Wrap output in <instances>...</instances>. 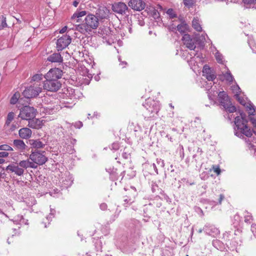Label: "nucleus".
<instances>
[{
  "label": "nucleus",
  "mask_w": 256,
  "mask_h": 256,
  "mask_svg": "<svg viewBox=\"0 0 256 256\" xmlns=\"http://www.w3.org/2000/svg\"><path fill=\"white\" fill-rule=\"evenodd\" d=\"M250 216L246 218L245 222H248V221H250Z\"/></svg>",
  "instance_id": "bf43d9fd"
},
{
  "label": "nucleus",
  "mask_w": 256,
  "mask_h": 256,
  "mask_svg": "<svg viewBox=\"0 0 256 256\" xmlns=\"http://www.w3.org/2000/svg\"><path fill=\"white\" fill-rule=\"evenodd\" d=\"M112 9L114 12L121 14H125L128 11V6L122 2L114 4L112 6Z\"/></svg>",
  "instance_id": "f8f14e48"
},
{
  "label": "nucleus",
  "mask_w": 256,
  "mask_h": 256,
  "mask_svg": "<svg viewBox=\"0 0 256 256\" xmlns=\"http://www.w3.org/2000/svg\"><path fill=\"white\" fill-rule=\"evenodd\" d=\"M74 126L76 128H80L82 126V124L81 122H78L76 123Z\"/></svg>",
  "instance_id": "8fccbe9b"
},
{
  "label": "nucleus",
  "mask_w": 256,
  "mask_h": 256,
  "mask_svg": "<svg viewBox=\"0 0 256 256\" xmlns=\"http://www.w3.org/2000/svg\"><path fill=\"white\" fill-rule=\"evenodd\" d=\"M251 230L254 236L256 238V224H252V226Z\"/></svg>",
  "instance_id": "c03bdc74"
},
{
  "label": "nucleus",
  "mask_w": 256,
  "mask_h": 256,
  "mask_svg": "<svg viewBox=\"0 0 256 256\" xmlns=\"http://www.w3.org/2000/svg\"><path fill=\"white\" fill-rule=\"evenodd\" d=\"M212 170L214 172L217 174V175H219L220 174L221 170L218 166L213 165Z\"/></svg>",
  "instance_id": "58836bf2"
},
{
  "label": "nucleus",
  "mask_w": 256,
  "mask_h": 256,
  "mask_svg": "<svg viewBox=\"0 0 256 256\" xmlns=\"http://www.w3.org/2000/svg\"><path fill=\"white\" fill-rule=\"evenodd\" d=\"M36 114V110L30 106H24L20 110L18 117L22 120H28Z\"/></svg>",
  "instance_id": "423d86ee"
},
{
  "label": "nucleus",
  "mask_w": 256,
  "mask_h": 256,
  "mask_svg": "<svg viewBox=\"0 0 256 256\" xmlns=\"http://www.w3.org/2000/svg\"><path fill=\"white\" fill-rule=\"evenodd\" d=\"M236 87L238 88V92H236V94H235L236 98L241 104L245 106L247 110L248 111L250 115H254L255 112L254 106L250 103H246L244 99L240 98L239 96L240 92V88L238 86H236Z\"/></svg>",
  "instance_id": "1a4fd4ad"
},
{
  "label": "nucleus",
  "mask_w": 256,
  "mask_h": 256,
  "mask_svg": "<svg viewBox=\"0 0 256 256\" xmlns=\"http://www.w3.org/2000/svg\"><path fill=\"white\" fill-rule=\"evenodd\" d=\"M182 40L184 44L190 50H194L196 48V40L195 38H192L189 34H184Z\"/></svg>",
  "instance_id": "9b49d317"
},
{
  "label": "nucleus",
  "mask_w": 256,
  "mask_h": 256,
  "mask_svg": "<svg viewBox=\"0 0 256 256\" xmlns=\"http://www.w3.org/2000/svg\"><path fill=\"white\" fill-rule=\"evenodd\" d=\"M224 196L222 194H221L220 195V198L218 200V204H221L222 202L224 200Z\"/></svg>",
  "instance_id": "864d4df0"
},
{
  "label": "nucleus",
  "mask_w": 256,
  "mask_h": 256,
  "mask_svg": "<svg viewBox=\"0 0 256 256\" xmlns=\"http://www.w3.org/2000/svg\"><path fill=\"white\" fill-rule=\"evenodd\" d=\"M220 242L219 240H214L213 241V244L214 245L216 243H218Z\"/></svg>",
  "instance_id": "052dcab7"
},
{
  "label": "nucleus",
  "mask_w": 256,
  "mask_h": 256,
  "mask_svg": "<svg viewBox=\"0 0 256 256\" xmlns=\"http://www.w3.org/2000/svg\"><path fill=\"white\" fill-rule=\"evenodd\" d=\"M241 117L236 116L235 118L234 124L236 127L234 133L238 137H242L244 135L249 138L252 134V132L250 128L247 126V120L244 119V114H240Z\"/></svg>",
  "instance_id": "f03ea898"
},
{
  "label": "nucleus",
  "mask_w": 256,
  "mask_h": 256,
  "mask_svg": "<svg viewBox=\"0 0 256 256\" xmlns=\"http://www.w3.org/2000/svg\"><path fill=\"white\" fill-rule=\"evenodd\" d=\"M215 57L218 63L224 64L223 56L220 52H216L215 54Z\"/></svg>",
  "instance_id": "72a5a7b5"
},
{
  "label": "nucleus",
  "mask_w": 256,
  "mask_h": 256,
  "mask_svg": "<svg viewBox=\"0 0 256 256\" xmlns=\"http://www.w3.org/2000/svg\"><path fill=\"white\" fill-rule=\"evenodd\" d=\"M150 104L149 108H146V109L151 112L152 116H154V114H157L160 110V107L157 104V102L152 100L150 99H148L146 103V105Z\"/></svg>",
  "instance_id": "dca6fc26"
},
{
  "label": "nucleus",
  "mask_w": 256,
  "mask_h": 256,
  "mask_svg": "<svg viewBox=\"0 0 256 256\" xmlns=\"http://www.w3.org/2000/svg\"><path fill=\"white\" fill-rule=\"evenodd\" d=\"M54 212H55V210H52L50 208V216L46 218V219L49 220V219H52V218L54 216Z\"/></svg>",
  "instance_id": "49530a36"
},
{
  "label": "nucleus",
  "mask_w": 256,
  "mask_h": 256,
  "mask_svg": "<svg viewBox=\"0 0 256 256\" xmlns=\"http://www.w3.org/2000/svg\"><path fill=\"white\" fill-rule=\"evenodd\" d=\"M67 28H68V26H64L60 30V32L62 33V34L64 33L66 30Z\"/></svg>",
  "instance_id": "6e6d98bb"
},
{
  "label": "nucleus",
  "mask_w": 256,
  "mask_h": 256,
  "mask_svg": "<svg viewBox=\"0 0 256 256\" xmlns=\"http://www.w3.org/2000/svg\"><path fill=\"white\" fill-rule=\"evenodd\" d=\"M250 120L253 124L254 126L256 128V119H255L254 118L250 117Z\"/></svg>",
  "instance_id": "3c124183"
},
{
  "label": "nucleus",
  "mask_w": 256,
  "mask_h": 256,
  "mask_svg": "<svg viewBox=\"0 0 256 256\" xmlns=\"http://www.w3.org/2000/svg\"><path fill=\"white\" fill-rule=\"evenodd\" d=\"M45 152L35 150L30 155L29 158L32 160V163L38 165H42L48 160V158L44 155Z\"/></svg>",
  "instance_id": "20e7f679"
},
{
  "label": "nucleus",
  "mask_w": 256,
  "mask_h": 256,
  "mask_svg": "<svg viewBox=\"0 0 256 256\" xmlns=\"http://www.w3.org/2000/svg\"><path fill=\"white\" fill-rule=\"evenodd\" d=\"M118 60L120 62V65L122 66V68H124L126 66L127 64V63L126 62L124 61L122 62L121 58H118Z\"/></svg>",
  "instance_id": "09e8293b"
},
{
  "label": "nucleus",
  "mask_w": 256,
  "mask_h": 256,
  "mask_svg": "<svg viewBox=\"0 0 256 256\" xmlns=\"http://www.w3.org/2000/svg\"><path fill=\"white\" fill-rule=\"evenodd\" d=\"M15 114L13 112H10L8 114L4 126L10 125L14 120Z\"/></svg>",
  "instance_id": "cd10ccee"
},
{
  "label": "nucleus",
  "mask_w": 256,
  "mask_h": 256,
  "mask_svg": "<svg viewBox=\"0 0 256 256\" xmlns=\"http://www.w3.org/2000/svg\"><path fill=\"white\" fill-rule=\"evenodd\" d=\"M8 153L6 152H0V158H5L8 156Z\"/></svg>",
  "instance_id": "de8ad7c7"
},
{
  "label": "nucleus",
  "mask_w": 256,
  "mask_h": 256,
  "mask_svg": "<svg viewBox=\"0 0 256 256\" xmlns=\"http://www.w3.org/2000/svg\"><path fill=\"white\" fill-rule=\"evenodd\" d=\"M14 221L20 222V224H24L28 225V220L25 219L21 215H17L14 218Z\"/></svg>",
  "instance_id": "bb28decb"
},
{
  "label": "nucleus",
  "mask_w": 256,
  "mask_h": 256,
  "mask_svg": "<svg viewBox=\"0 0 256 256\" xmlns=\"http://www.w3.org/2000/svg\"><path fill=\"white\" fill-rule=\"evenodd\" d=\"M62 71L58 68L50 69L44 76L45 78L58 80L62 76Z\"/></svg>",
  "instance_id": "9d476101"
},
{
  "label": "nucleus",
  "mask_w": 256,
  "mask_h": 256,
  "mask_svg": "<svg viewBox=\"0 0 256 256\" xmlns=\"http://www.w3.org/2000/svg\"><path fill=\"white\" fill-rule=\"evenodd\" d=\"M98 34L102 37L106 39L107 36L108 37L112 34V31L108 27H104L99 30Z\"/></svg>",
  "instance_id": "5701e85b"
},
{
  "label": "nucleus",
  "mask_w": 256,
  "mask_h": 256,
  "mask_svg": "<svg viewBox=\"0 0 256 256\" xmlns=\"http://www.w3.org/2000/svg\"><path fill=\"white\" fill-rule=\"evenodd\" d=\"M4 162V160L2 158H0V164H2Z\"/></svg>",
  "instance_id": "680f3d73"
},
{
  "label": "nucleus",
  "mask_w": 256,
  "mask_h": 256,
  "mask_svg": "<svg viewBox=\"0 0 256 256\" xmlns=\"http://www.w3.org/2000/svg\"><path fill=\"white\" fill-rule=\"evenodd\" d=\"M210 70L208 66H207L206 65H205L204 66L203 70H202L203 74H208L210 72Z\"/></svg>",
  "instance_id": "a19ab883"
},
{
  "label": "nucleus",
  "mask_w": 256,
  "mask_h": 256,
  "mask_svg": "<svg viewBox=\"0 0 256 256\" xmlns=\"http://www.w3.org/2000/svg\"><path fill=\"white\" fill-rule=\"evenodd\" d=\"M14 146L16 148L21 151L25 150L26 147L24 141L21 140H14Z\"/></svg>",
  "instance_id": "4be33fe9"
},
{
  "label": "nucleus",
  "mask_w": 256,
  "mask_h": 256,
  "mask_svg": "<svg viewBox=\"0 0 256 256\" xmlns=\"http://www.w3.org/2000/svg\"><path fill=\"white\" fill-rule=\"evenodd\" d=\"M20 127V124L18 121L14 120L12 123H10V125L4 126V128L8 132H14Z\"/></svg>",
  "instance_id": "393cba45"
},
{
  "label": "nucleus",
  "mask_w": 256,
  "mask_h": 256,
  "mask_svg": "<svg viewBox=\"0 0 256 256\" xmlns=\"http://www.w3.org/2000/svg\"><path fill=\"white\" fill-rule=\"evenodd\" d=\"M20 93L18 92H16L13 96L12 97L10 100V102L11 104H16L18 101L19 102L22 100V98H20H20Z\"/></svg>",
  "instance_id": "7c9ffc66"
},
{
  "label": "nucleus",
  "mask_w": 256,
  "mask_h": 256,
  "mask_svg": "<svg viewBox=\"0 0 256 256\" xmlns=\"http://www.w3.org/2000/svg\"><path fill=\"white\" fill-rule=\"evenodd\" d=\"M128 4V6L132 9L137 11L144 10L146 6L144 0H130Z\"/></svg>",
  "instance_id": "ddd939ff"
},
{
  "label": "nucleus",
  "mask_w": 256,
  "mask_h": 256,
  "mask_svg": "<svg viewBox=\"0 0 256 256\" xmlns=\"http://www.w3.org/2000/svg\"><path fill=\"white\" fill-rule=\"evenodd\" d=\"M256 0H243V2L244 4H254Z\"/></svg>",
  "instance_id": "a18cd8bd"
},
{
  "label": "nucleus",
  "mask_w": 256,
  "mask_h": 256,
  "mask_svg": "<svg viewBox=\"0 0 256 256\" xmlns=\"http://www.w3.org/2000/svg\"><path fill=\"white\" fill-rule=\"evenodd\" d=\"M140 25L143 26L144 25V22H140Z\"/></svg>",
  "instance_id": "774afa93"
},
{
  "label": "nucleus",
  "mask_w": 256,
  "mask_h": 256,
  "mask_svg": "<svg viewBox=\"0 0 256 256\" xmlns=\"http://www.w3.org/2000/svg\"><path fill=\"white\" fill-rule=\"evenodd\" d=\"M129 32H130V33L132 32V28H130Z\"/></svg>",
  "instance_id": "69168bd1"
},
{
  "label": "nucleus",
  "mask_w": 256,
  "mask_h": 256,
  "mask_svg": "<svg viewBox=\"0 0 256 256\" xmlns=\"http://www.w3.org/2000/svg\"><path fill=\"white\" fill-rule=\"evenodd\" d=\"M48 60L52 62H62V58L59 53H54L48 58Z\"/></svg>",
  "instance_id": "aec40b11"
},
{
  "label": "nucleus",
  "mask_w": 256,
  "mask_h": 256,
  "mask_svg": "<svg viewBox=\"0 0 256 256\" xmlns=\"http://www.w3.org/2000/svg\"><path fill=\"white\" fill-rule=\"evenodd\" d=\"M166 14L170 16V17L172 18H174L176 17V14H175L174 10L172 8L168 9L167 12Z\"/></svg>",
  "instance_id": "e433bc0d"
},
{
  "label": "nucleus",
  "mask_w": 256,
  "mask_h": 256,
  "mask_svg": "<svg viewBox=\"0 0 256 256\" xmlns=\"http://www.w3.org/2000/svg\"><path fill=\"white\" fill-rule=\"evenodd\" d=\"M205 40V36L204 35H202V43H204Z\"/></svg>",
  "instance_id": "13d9d810"
},
{
  "label": "nucleus",
  "mask_w": 256,
  "mask_h": 256,
  "mask_svg": "<svg viewBox=\"0 0 256 256\" xmlns=\"http://www.w3.org/2000/svg\"><path fill=\"white\" fill-rule=\"evenodd\" d=\"M46 80L42 82V87L44 90L50 92H56L61 87V84L58 80L46 78Z\"/></svg>",
  "instance_id": "0eeeda50"
},
{
  "label": "nucleus",
  "mask_w": 256,
  "mask_h": 256,
  "mask_svg": "<svg viewBox=\"0 0 256 256\" xmlns=\"http://www.w3.org/2000/svg\"><path fill=\"white\" fill-rule=\"evenodd\" d=\"M153 166L154 168H156L155 164H153Z\"/></svg>",
  "instance_id": "338daca9"
},
{
  "label": "nucleus",
  "mask_w": 256,
  "mask_h": 256,
  "mask_svg": "<svg viewBox=\"0 0 256 256\" xmlns=\"http://www.w3.org/2000/svg\"><path fill=\"white\" fill-rule=\"evenodd\" d=\"M106 207H107V206L106 204H102L100 205V208L102 210H104L106 208Z\"/></svg>",
  "instance_id": "5fc2aeb1"
},
{
  "label": "nucleus",
  "mask_w": 256,
  "mask_h": 256,
  "mask_svg": "<svg viewBox=\"0 0 256 256\" xmlns=\"http://www.w3.org/2000/svg\"><path fill=\"white\" fill-rule=\"evenodd\" d=\"M108 10L106 8H102L98 10V14L101 18H106L108 16Z\"/></svg>",
  "instance_id": "c85d7f7f"
},
{
  "label": "nucleus",
  "mask_w": 256,
  "mask_h": 256,
  "mask_svg": "<svg viewBox=\"0 0 256 256\" xmlns=\"http://www.w3.org/2000/svg\"><path fill=\"white\" fill-rule=\"evenodd\" d=\"M203 230H204V228H203L202 229L200 228V230H198V233H200H200H202V232Z\"/></svg>",
  "instance_id": "e2e57ef3"
},
{
  "label": "nucleus",
  "mask_w": 256,
  "mask_h": 256,
  "mask_svg": "<svg viewBox=\"0 0 256 256\" xmlns=\"http://www.w3.org/2000/svg\"><path fill=\"white\" fill-rule=\"evenodd\" d=\"M72 39L68 35L66 34L60 38L56 42V48L58 51L62 50L71 42Z\"/></svg>",
  "instance_id": "6e6552de"
},
{
  "label": "nucleus",
  "mask_w": 256,
  "mask_h": 256,
  "mask_svg": "<svg viewBox=\"0 0 256 256\" xmlns=\"http://www.w3.org/2000/svg\"><path fill=\"white\" fill-rule=\"evenodd\" d=\"M178 30L182 33H184L188 28V25L185 23H182L177 26Z\"/></svg>",
  "instance_id": "2f4dec72"
},
{
  "label": "nucleus",
  "mask_w": 256,
  "mask_h": 256,
  "mask_svg": "<svg viewBox=\"0 0 256 256\" xmlns=\"http://www.w3.org/2000/svg\"><path fill=\"white\" fill-rule=\"evenodd\" d=\"M76 102V98L74 96H72V98H70V100H64L62 103L63 106L68 108H72L75 104Z\"/></svg>",
  "instance_id": "b1692460"
},
{
  "label": "nucleus",
  "mask_w": 256,
  "mask_h": 256,
  "mask_svg": "<svg viewBox=\"0 0 256 256\" xmlns=\"http://www.w3.org/2000/svg\"><path fill=\"white\" fill-rule=\"evenodd\" d=\"M134 201V198H126L124 200V202H126V203H129L130 204H132V203H133Z\"/></svg>",
  "instance_id": "37998d69"
},
{
  "label": "nucleus",
  "mask_w": 256,
  "mask_h": 256,
  "mask_svg": "<svg viewBox=\"0 0 256 256\" xmlns=\"http://www.w3.org/2000/svg\"><path fill=\"white\" fill-rule=\"evenodd\" d=\"M98 26L99 20L98 17L90 14L86 16L82 23L74 25L72 28H70V30H76L82 34H85L96 29Z\"/></svg>",
  "instance_id": "f257e3e1"
},
{
  "label": "nucleus",
  "mask_w": 256,
  "mask_h": 256,
  "mask_svg": "<svg viewBox=\"0 0 256 256\" xmlns=\"http://www.w3.org/2000/svg\"><path fill=\"white\" fill-rule=\"evenodd\" d=\"M0 150H12V148L8 144H2L0 146Z\"/></svg>",
  "instance_id": "c9c22d12"
},
{
  "label": "nucleus",
  "mask_w": 256,
  "mask_h": 256,
  "mask_svg": "<svg viewBox=\"0 0 256 256\" xmlns=\"http://www.w3.org/2000/svg\"><path fill=\"white\" fill-rule=\"evenodd\" d=\"M203 76L206 78L209 81H212L216 78V76L214 74H212L210 72L207 74H203Z\"/></svg>",
  "instance_id": "f704fd0d"
},
{
  "label": "nucleus",
  "mask_w": 256,
  "mask_h": 256,
  "mask_svg": "<svg viewBox=\"0 0 256 256\" xmlns=\"http://www.w3.org/2000/svg\"><path fill=\"white\" fill-rule=\"evenodd\" d=\"M204 231L208 235L216 236L220 234L219 230L214 226L210 224H206L204 227Z\"/></svg>",
  "instance_id": "2eb2a0df"
},
{
  "label": "nucleus",
  "mask_w": 256,
  "mask_h": 256,
  "mask_svg": "<svg viewBox=\"0 0 256 256\" xmlns=\"http://www.w3.org/2000/svg\"><path fill=\"white\" fill-rule=\"evenodd\" d=\"M86 14V12L85 10L80 11V12H74L72 16L71 19L74 22H79L80 19L79 18L82 17Z\"/></svg>",
  "instance_id": "a878e982"
},
{
  "label": "nucleus",
  "mask_w": 256,
  "mask_h": 256,
  "mask_svg": "<svg viewBox=\"0 0 256 256\" xmlns=\"http://www.w3.org/2000/svg\"><path fill=\"white\" fill-rule=\"evenodd\" d=\"M32 134L30 129L28 128H23L18 130V134L20 138L22 139L29 138Z\"/></svg>",
  "instance_id": "a211bd4d"
},
{
  "label": "nucleus",
  "mask_w": 256,
  "mask_h": 256,
  "mask_svg": "<svg viewBox=\"0 0 256 256\" xmlns=\"http://www.w3.org/2000/svg\"><path fill=\"white\" fill-rule=\"evenodd\" d=\"M224 76L225 80L229 82H232L234 80V78L229 70L226 72L224 74Z\"/></svg>",
  "instance_id": "473e14b6"
},
{
  "label": "nucleus",
  "mask_w": 256,
  "mask_h": 256,
  "mask_svg": "<svg viewBox=\"0 0 256 256\" xmlns=\"http://www.w3.org/2000/svg\"><path fill=\"white\" fill-rule=\"evenodd\" d=\"M2 18L3 19L2 22V24H1V26H0L1 28H3L7 26V24L6 22V18L2 17Z\"/></svg>",
  "instance_id": "79ce46f5"
},
{
  "label": "nucleus",
  "mask_w": 256,
  "mask_h": 256,
  "mask_svg": "<svg viewBox=\"0 0 256 256\" xmlns=\"http://www.w3.org/2000/svg\"><path fill=\"white\" fill-rule=\"evenodd\" d=\"M170 106L172 108H174V106L172 105V104H170Z\"/></svg>",
  "instance_id": "0e129e2a"
},
{
  "label": "nucleus",
  "mask_w": 256,
  "mask_h": 256,
  "mask_svg": "<svg viewBox=\"0 0 256 256\" xmlns=\"http://www.w3.org/2000/svg\"><path fill=\"white\" fill-rule=\"evenodd\" d=\"M6 170L8 172H14L18 176H21L24 173V170L21 168L18 163L8 165Z\"/></svg>",
  "instance_id": "4468645a"
},
{
  "label": "nucleus",
  "mask_w": 256,
  "mask_h": 256,
  "mask_svg": "<svg viewBox=\"0 0 256 256\" xmlns=\"http://www.w3.org/2000/svg\"><path fill=\"white\" fill-rule=\"evenodd\" d=\"M43 75L42 74H36L32 76V80L34 81H38L42 79Z\"/></svg>",
  "instance_id": "4c0bfd02"
},
{
  "label": "nucleus",
  "mask_w": 256,
  "mask_h": 256,
  "mask_svg": "<svg viewBox=\"0 0 256 256\" xmlns=\"http://www.w3.org/2000/svg\"><path fill=\"white\" fill-rule=\"evenodd\" d=\"M43 124L42 120H40L38 118H34L28 120V126L35 129H39L41 128Z\"/></svg>",
  "instance_id": "f3484780"
},
{
  "label": "nucleus",
  "mask_w": 256,
  "mask_h": 256,
  "mask_svg": "<svg viewBox=\"0 0 256 256\" xmlns=\"http://www.w3.org/2000/svg\"><path fill=\"white\" fill-rule=\"evenodd\" d=\"M157 163L158 164H160L161 167H164V161L162 160H158Z\"/></svg>",
  "instance_id": "603ef678"
},
{
  "label": "nucleus",
  "mask_w": 256,
  "mask_h": 256,
  "mask_svg": "<svg viewBox=\"0 0 256 256\" xmlns=\"http://www.w3.org/2000/svg\"><path fill=\"white\" fill-rule=\"evenodd\" d=\"M29 144L32 148H40L44 147L45 144L40 140H30Z\"/></svg>",
  "instance_id": "412c9836"
},
{
  "label": "nucleus",
  "mask_w": 256,
  "mask_h": 256,
  "mask_svg": "<svg viewBox=\"0 0 256 256\" xmlns=\"http://www.w3.org/2000/svg\"><path fill=\"white\" fill-rule=\"evenodd\" d=\"M18 164L20 166L24 169H26L28 168H37L36 166V164L34 163H32V162H30L29 160H20Z\"/></svg>",
  "instance_id": "6ab92c4d"
},
{
  "label": "nucleus",
  "mask_w": 256,
  "mask_h": 256,
  "mask_svg": "<svg viewBox=\"0 0 256 256\" xmlns=\"http://www.w3.org/2000/svg\"><path fill=\"white\" fill-rule=\"evenodd\" d=\"M192 27L197 31L200 32L202 30V28L199 23L198 20L194 18L192 22Z\"/></svg>",
  "instance_id": "c756f323"
},
{
  "label": "nucleus",
  "mask_w": 256,
  "mask_h": 256,
  "mask_svg": "<svg viewBox=\"0 0 256 256\" xmlns=\"http://www.w3.org/2000/svg\"><path fill=\"white\" fill-rule=\"evenodd\" d=\"M40 86V84H35L33 86L26 88L23 92L22 94L27 98L36 96L42 91V86Z\"/></svg>",
  "instance_id": "39448f33"
},
{
  "label": "nucleus",
  "mask_w": 256,
  "mask_h": 256,
  "mask_svg": "<svg viewBox=\"0 0 256 256\" xmlns=\"http://www.w3.org/2000/svg\"><path fill=\"white\" fill-rule=\"evenodd\" d=\"M78 2L76 0L74 1L73 2V5L75 7H76L78 6Z\"/></svg>",
  "instance_id": "4d7b16f0"
},
{
  "label": "nucleus",
  "mask_w": 256,
  "mask_h": 256,
  "mask_svg": "<svg viewBox=\"0 0 256 256\" xmlns=\"http://www.w3.org/2000/svg\"><path fill=\"white\" fill-rule=\"evenodd\" d=\"M184 4L188 7H190L194 4V0H184Z\"/></svg>",
  "instance_id": "ea45409f"
},
{
  "label": "nucleus",
  "mask_w": 256,
  "mask_h": 256,
  "mask_svg": "<svg viewBox=\"0 0 256 256\" xmlns=\"http://www.w3.org/2000/svg\"><path fill=\"white\" fill-rule=\"evenodd\" d=\"M218 96L220 105L224 107L226 111L230 113L236 111V108L232 105L229 97L224 92H220Z\"/></svg>",
  "instance_id": "7ed1b4c3"
}]
</instances>
